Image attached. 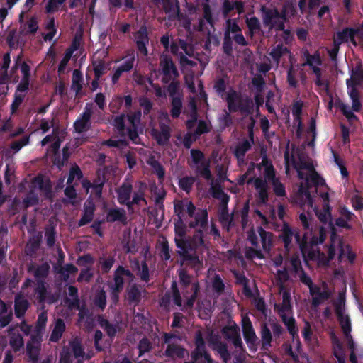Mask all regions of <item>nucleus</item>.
<instances>
[{
	"mask_svg": "<svg viewBox=\"0 0 363 363\" xmlns=\"http://www.w3.org/2000/svg\"><path fill=\"white\" fill-rule=\"evenodd\" d=\"M285 164L286 173L289 174L291 167L294 168L301 180L295 194V201L300 203L303 208H312L320 222L330 225L332 216L328 193H321L320 197L314 202L309 192L311 183L317 186L325 185V180L314 170L311 162L299 150H295L293 145H288L285 152Z\"/></svg>",
	"mask_w": 363,
	"mask_h": 363,
	"instance_id": "obj_1",
	"label": "nucleus"
},
{
	"mask_svg": "<svg viewBox=\"0 0 363 363\" xmlns=\"http://www.w3.org/2000/svg\"><path fill=\"white\" fill-rule=\"evenodd\" d=\"M299 218L306 231L301 240L297 232L292 230L286 224H284L280 236L284 242L285 247L288 248L289 244L294 240L298 244L304 257L316 260L318 264H325L324 255L320 254L318 247V245L323 243L325 238L323 228H320L318 230L308 228L310 225L308 213H300Z\"/></svg>",
	"mask_w": 363,
	"mask_h": 363,
	"instance_id": "obj_2",
	"label": "nucleus"
},
{
	"mask_svg": "<svg viewBox=\"0 0 363 363\" xmlns=\"http://www.w3.org/2000/svg\"><path fill=\"white\" fill-rule=\"evenodd\" d=\"M194 206L189 201H184L175 205V211L179 217V220L175 223V242L179 249V253L184 256L187 252L188 248L196 247L203 243L200 235L194 238L192 245L187 243L184 240V221L188 222V219L194 218L196 221L195 225L199 228V231H201L206 223L207 212L204 210H199L196 213H194Z\"/></svg>",
	"mask_w": 363,
	"mask_h": 363,
	"instance_id": "obj_3",
	"label": "nucleus"
},
{
	"mask_svg": "<svg viewBox=\"0 0 363 363\" xmlns=\"http://www.w3.org/2000/svg\"><path fill=\"white\" fill-rule=\"evenodd\" d=\"M272 238V234L264 231L262 228H258L256 231L250 230L248 233L247 239L252 245V249L246 251V256L250 258H262L259 243H261L263 250L268 252L270 250Z\"/></svg>",
	"mask_w": 363,
	"mask_h": 363,
	"instance_id": "obj_4",
	"label": "nucleus"
},
{
	"mask_svg": "<svg viewBox=\"0 0 363 363\" xmlns=\"http://www.w3.org/2000/svg\"><path fill=\"white\" fill-rule=\"evenodd\" d=\"M141 113L140 111L130 114L125 118L124 116L116 117L114 120V125L123 135H127L134 143H138L139 138L137 132Z\"/></svg>",
	"mask_w": 363,
	"mask_h": 363,
	"instance_id": "obj_5",
	"label": "nucleus"
},
{
	"mask_svg": "<svg viewBox=\"0 0 363 363\" xmlns=\"http://www.w3.org/2000/svg\"><path fill=\"white\" fill-rule=\"evenodd\" d=\"M279 313L293 337V343L297 346L298 350L300 347L299 341L298 339L295 340L298 330L295 325V320L291 316L290 294L286 291L282 292V303L279 307Z\"/></svg>",
	"mask_w": 363,
	"mask_h": 363,
	"instance_id": "obj_6",
	"label": "nucleus"
},
{
	"mask_svg": "<svg viewBox=\"0 0 363 363\" xmlns=\"http://www.w3.org/2000/svg\"><path fill=\"white\" fill-rule=\"evenodd\" d=\"M50 190V181H44L41 176L37 177L32 182V190L29 196L24 200L26 206H29L35 204L38 201V195L41 197H49Z\"/></svg>",
	"mask_w": 363,
	"mask_h": 363,
	"instance_id": "obj_7",
	"label": "nucleus"
},
{
	"mask_svg": "<svg viewBox=\"0 0 363 363\" xmlns=\"http://www.w3.org/2000/svg\"><path fill=\"white\" fill-rule=\"evenodd\" d=\"M47 316L42 313L38 320L35 329L31 332V340L27 345V352L30 358H37L40 346V334L45 327Z\"/></svg>",
	"mask_w": 363,
	"mask_h": 363,
	"instance_id": "obj_8",
	"label": "nucleus"
},
{
	"mask_svg": "<svg viewBox=\"0 0 363 363\" xmlns=\"http://www.w3.org/2000/svg\"><path fill=\"white\" fill-rule=\"evenodd\" d=\"M363 79L362 70L360 67L352 69L350 78L347 80V92L352 102V110L359 111L361 103L355 86L360 84Z\"/></svg>",
	"mask_w": 363,
	"mask_h": 363,
	"instance_id": "obj_9",
	"label": "nucleus"
},
{
	"mask_svg": "<svg viewBox=\"0 0 363 363\" xmlns=\"http://www.w3.org/2000/svg\"><path fill=\"white\" fill-rule=\"evenodd\" d=\"M336 255L340 260L347 259L352 262L354 259V255L351 252L350 247L344 245L340 238L333 235L331 245L328 248V259H331Z\"/></svg>",
	"mask_w": 363,
	"mask_h": 363,
	"instance_id": "obj_10",
	"label": "nucleus"
},
{
	"mask_svg": "<svg viewBox=\"0 0 363 363\" xmlns=\"http://www.w3.org/2000/svg\"><path fill=\"white\" fill-rule=\"evenodd\" d=\"M301 280L309 287L313 298V303L314 305L320 304L330 296V291L328 289L325 283H322L319 286H313L310 277H307L305 274L301 276Z\"/></svg>",
	"mask_w": 363,
	"mask_h": 363,
	"instance_id": "obj_11",
	"label": "nucleus"
},
{
	"mask_svg": "<svg viewBox=\"0 0 363 363\" xmlns=\"http://www.w3.org/2000/svg\"><path fill=\"white\" fill-rule=\"evenodd\" d=\"M345 292L340 295V301L335 306V311L337 315L339 318L342 330L345 334V338L348 342V345L352 350L354 349V343L350 336V321L348 315L346 314L345 311V299L344 296Z\"/></svg>",
	"mask_w": 363,
	"mask_h": 363,
	"instance_id": "obj_12",
	"label": "nucleus"
},
{
	"mask_svg": "<svg viewBox=\"0 0 363 363\" xmlns=\"http://www.w3.org/2000/svg\"><path fill=\"white\" fill-rule=\"evenodd\" d=\"M260 171H264L265 179H267L274 186V193L279 196H282L285 194V189L284 186L275 178L274 169L270 162L266 158H263L262 164L259 166Z\"/></svg>",
	"mask_w": 363,
	"mask_h": 363,
	"instance_id": "obj_13",
	"label": "nucleus"
},
{
	"mask_svg": "<svg viewBox=\"0 0 363 363\" xmlns=\"http://www.w3.org/2000/svg\"><path fill=\"white\" fill-rule=\"evenodd\" d=\"M264 24L269 28H275L277 30H283L284 22L286 20L284 16L279 15L275 9L269 10L262 9Z\"/></svg>",
	"mask_w": 363,
	"mask_h": 363,
	"instance_id": "obj_14",
	"label": "nucleus"
},
{
	"mask_svg": "<svg viewBox=\"0 0 363 363\" xmlns=\"http://www.w3.org/2000/svg\"><path fill=\"white\" fill-rule=\"evenodd\" d=\"M160 130L157 127L153 126L152 135L159 144H164L168 140L169 137L167 114L162 113L160 116Z\"/></svg>",
	"mask_w": 363,
	"mask_h": 363,
	"instance_id": "obj_15",
	"label": "nucleus"
},
{
	"mask_svg": "<svg viewBox=\"0 0 363 363\" xmlns=\"http://www.w3.org/2000/svg\"><path fill=\"white\" fill-rule=\"evenodd\" d=\"M132 274L129 271L124 269L122 267H119L115 274V284L112 286V298L114 302L117 301L116 293L118 292L122 288L124 281H131Z\"/></svg>",
	"mask_w": 363,
	"mask_h": 363,
	"instance_id": "obj_16",
	"label": "nucleus"
},
{
	"mask_svg": "<svg viewBox=\"0 0 363 363\" xmlns=\"http://www.w3.org/2000/svg\"><path fill=\"white\" fill-rule=\"evenodd\" d=\"M179 337L174 335L165 334V342L168 344L166 355L172 357H184L186 352L177 345Z\"/></svg>",
	"mask_w": 363,
	"mask_h": 363,
	"instance_id": "obj_17",
	"label": "nucleus"
},
{
	"mask_svg": "<svg viewBox=\"0 0 363 363\" xmlns=\"http://www.w3.org/2000/svg\"><path fill=\"white\" fill-rule=\"evenodd\" d=\"M160 65L161 74H162V82L167 83L177 77V70L172 62V60L167 56L163 55L162 57Z\"/></svg>",
	"mask_w": 363,
	"mask_h": 363,
	"instance_id": "obj_18",
	"label": "nucleus"
},
{
	"mask_svg": "<svg viewBox=\"0 0 363 363\" xmlns=\"http://www.w3.org/2000/svg\"><path fill=\"white\" fill-rule=\"evenodd\" d=\"M92 113L91 105H87L84 111L74 123V130L78 133L86 132L90 128V118Z\"/></svg>",
	"mask_w": 363,
	"mask_h": 363,
	"instance_id": "obj_19",
	"label": "nucleus"
},
{
	"mask_svg": "<svg viewBox=\"0 0 363 363\" xmlns=\"http://www.w3.org/2000/svg\"><path fill=\"white\" fill-rule=\"evenodd\" d=\"M192 161L195 167L199 170L200 174L206 179L211 178V173L208 170V164L203 160V154L195 150L191 151Z\"/></svg>",
	"mask_w": 363,
	"mask_h": 363,
	"instance_id": "obj_20",
	"label": "nucleus"
},
{
	"mask_svg": "<svg viewBox=\"0 0 363 363\" xmlns=\"http://www.w3.org/2000/svg\"><path fill=\"white\" fill-rule=\"evenodd\" d=\"M243 334L249 347L252 350H256L257 337L254 332L252 324L247 318L242 319Z\"/></svg>",
	"mask_w": 363,
	"mask_h": 363,
	"instance_id": "obj_21",
	"label": "nucleus"
},
{
	"mask_svg": "<svg viewBox=\"0 0 363 363\" xmlns=\"http://www.w3.org/2000/svg\"><path fill=\"white\" fill-rule=\"evenodd\" d=\"M134 61L135 56L133 53L128 55L123 58V62L117 67L113 75L112 76L113 83H116L118 81L123 72H128L133 68Z\"/></svg>",
	"mask_w": 363,
	"mask_h": 363,
	"instance_id": "obj_22",
	"label": "nucleus"
},
{
	"mask_svg": "<svg viewBox=\"0 0 363 363\" xmlns=\"http://www.w3.org/2000/svg\"><path fill=\"white\" fill-rule=\"evenodd\" d=\"M196 345V350L192 354L193 363H211L209 356L204 350V342L201 337H197Z\"/></svg>",
	"mask_w": 363,
	"mask_h": 363,
	"instance_id": "obj_23",
	"label": "nucleus"
},
{
	"mask_svg": "<svg viewBox=\"0 0 363 363\" xmlns=\"http://www.w3.org/2000/svg\"><path fill=\"white\" fill-rule=\"evenodd\" d=\"M354 216L345 206L340 208V217L336 220L335 224L341 228H350V222L352 221Z\"/></svg>",
	"mask_w": 363,
	"mask_h": 363,
	"instance_id": "obj_24",
	"label": "nucleus"
},
{
	"mask_svg": "<svg viewBox=\"0 0 363 363\" xmlns=\"http://www.w3.org/2000/svg\"><path fill=\"white\" fill-rule=\"evenodd\" d=\"M349 41L354 45H357V42L355 39V33L353 29H345L342 32H339L334 38V44L335 45H340L343 42Z\"/></svg>",
	"mask_w": 363,
	"mask_h": 363,
	"instance_id": "obj_25",
	"label": "nucleus"
},
{
	"mask_svg": "<svg viewBox=\"0 0 363 363\" xmlns=\"http://www.w3.org/2000/svg\"><path fill=\"white\" fill-rule=\"evenodd\" d=\"M28 89V82L26 80L23 83H20L15 94L14 100L11 104V111L14 113L22 103L25 96V93Z\"/></svg>",
	"mask_w": 363,
	"mask_h": 363,
	"instance_id": "obj_26",
	"label": "nucleus"
},
{
	"mask_svg": "<svg viewBox=\"0 0 363 363\" xmlns=\"http://www.w3.org/2000/svg\"><path fill=\"white\" fill-rule=\"evenodd\" d=\"M223 333L225 337L232 340L235 347H240L242 344L241 338L239 335V328L235 325H232L223 328Z\"/></svg>",
	"mask_w": 363,
	"mask_h": 363,
	"instance_id": "obj_27",
	"label": "nucleus"
},
{
	"mask_svg": "<svg viewBox=\"0 0 363 363\" xmlns=\"http://www.w3.org/2000/svg\"><path fill=\"white\" fill-rule=\"evenodd\" d=\"M135 40L137 43L138 48L141 53L144 55H147V50L145 47L146 43L148 42L147 30L145 28H142L135 35Z\"/></svg>",
	"mask_w": 363,
	"mask_h": 363,
	"instance_id": "obj_28",
	"label": "nucleus"
},
{
	"mask_svg": "<svg viewBox=\"0 0 363 363\" xmlns=\"http://www.w3.org/2000/svg\"><path fill=\"white\" fill-rule=\"evenodd\" d=\"M48 144L50 145V147H49L48 152L49 153H50V152H52L53 154L56 153V152L58 150V149L60 146L61 140L55 132H54L52 135L46 136L41 141V145L43 146L48 145Z\"/></svg>",
	"mask_w": 363,
	"mask_h": 363,
	"instance_id": "obj_29",
	"label": "nucleus"
},
{
	"mask_svg": "<svg viewBox=\"0 0 363 363\" xmlns=\"http://www.w3.org/2000/svg\"><path fill=\"white\" fill-rule=\"evenodd\" d=\"M269 55L275 65H278L280 57L284 56H288L289 58L291 57L290 53L287 48L281 45H278L273 48L269 52Z\"/></svg>",
	"mask_w": 363,
	"mask_h": 363,
	"instance_id": "obj_30",
	"label": "nucleus"
},
{
	"mask_svg": "<svg viewBox=\"0 0 363 363\" xmlns=\"http://www.w3.org/2000/svg\"><path fill=\"white\" fill-rule=\"evenodd\" d=\"M321 60L319 55H314L310 56L308 58V64L312 67L315 74L317 77L316 84L319 86L322 84L320 82V69L318 68V66L320 65Z\"/></svg>",
	"mask_w": 363,
	"mask_h": 363,
	"instance_id": "obj_31",
	"label": "nucleus"
},
{
	"mask_svg": "<svg viewBox=\"0 0 363 363\" xmlns=\"http://www.w3.org/2000/svg\"><path fill=\"white\" fill-rule=\"evenodd\" d=\"M254 185L259 194V201L260 203H264L268 198L265 181H263L260 179H256L254 181Z\"/></svg>",
	"mask_w": 363,
	"mask_h": 363,
	"instance_id": "obj_32",
	"label": "nucleus"
},
{
	"mask_svg": "<svg viewBox=\"0 0 363 363\" xmlns=\"http://www.w3.org/2000/svg\"><path fill=\"white\" fill-rule=\"evenodd\" d=\"M282 263V257L279 256L276 257L274 260V265L275 269H273V272L276 274L277 277L280 281H284L288 278L287 270L285 267L283 269H279L281 264Z\"/></svg>",
	"mask_w": 363,
	"mask_h": 363,
	"instance_id": "obj_33",
	"label": "nucleus"
},
{
	"mask_svg": "<svg viewBox=\"0 0 363 363\" xmlns=\"http://www.w3.org/2000/svg\"><path fill=\"white\" fill-rule=\"evenodd\" d=\"M334 355L339 363H345V354L341 344L334 334H332Z\"/></svg>",
	"mask_w": 363,
	"mask_h": 363,
	"instance_id": "obj_34",
	"label": "nucleus"
},
{
	"mask_svg": "<svg viewBox=\"0 0 363 363\" xmlns=\"http://www.w3.org/2000/svg\"><path fill=\"white\" fill-rule=\"evenodd\" d=\"M185 80H186V84L187 86L192 92L196 91V88H195V82H196L197 85H198V90L199 91V94H200L201 96L203 97L205 101L206 100V96L203 91V87H202L201 82L199 80V79H195L192 75H189V76L186 75Z\"/></svg>",
	"mask_w": 363,
	"mask_h": 363,
	"instance_id": "obj_35",
	"label": "nucleus"
},
{
	"mask_svg": "<svg viewBox=\"0 0 363 363\" xmlns=\"http://www.w3.org/2000/svg\"><path fill=\"white\" fill-rule=\"evenodd\" d=\"M94 205L91 201H87L84 206V213L79 220V225H84L90 222L93 218Z\"/></svg>",
	"mask_w": 363,
	"mask_h": 363,
	"instance_id": "obj_36",
	"label": "nucleus"
},
{
	"mask_svg": "<svg viewBox=\"0 0 363 363\" xmlns=\"http://www.w3.org/2000/svg\"><path fill=\"white\" fill-rule=\"evenodd\" d=\"M65 329V325L64 322L60 319L57 320L50 335V340L53 342L57 341L61 337Z\"/></svg>",
	"mask_w": 363,
	"mask_h": 363,
	"instance_id": "obj_37",
	"label": "nucleus"
},
{
	"mask_svg": "<svg viewBox=\"0 0 363 363\" xmlns=\"http://www.w3.org/2000/svg\"><path fill=\"white\" fill-rule=\"evenodd\" d=\"M45 33L43 35V38L45 41L52 40L57 33V29L55 26V21L50 18L45 25Z\"/></svg>",
	"mask_w": 363,
	"mask_h": 363,
	"instance_id": "obj_38",
	"label": "nucleus"
},
{
	"mask_svg": "<svg viewBox=\"0 0 363 363\" xmlns=\"http://www.w3.org/2000/svg\"><path fill=\"white\" fill-rule=\"evenodd\" d=\"M250 146L249 141L243 140L235 147L234 152L239 162L243 161V157Z\"/></svg>",
	"mask_w": 363,
	"mask_h": 363,
	"instance_id": "obj_39",
	"label": "nucleus"
},
{
	"mask_svg": "<svg viewBox=\"0 0 363 363\" xmlns=\"http://www.w3.org/2000/svg\"><path fill=\"white\" fill-rule=\"evenodd\" d=\"M131 185L130 183H125L118 191V200L121 203H126L130 199Z\"/></svg>",
	"mask_w": 363,
	"mask_h": 363,
	"instance_id": "obj_40",
	"label": "nucleus"
},
{
	"mask_svg": "<svg viewBox=\"0 0 363 363\" xmlns=\"http://www.w3.org/2000/svg\"><path fill=\"white\" fill-rule=\"evenodd\" d=\"M28 308V302L26 300L21 297L16 298L15 311L17 317H21L23 315Z\"/></svg>",
	"mask_w": 363,
	"mask_h": 363,
	"instance_id": "obj_41",
	"label": "nucleus"
},
{
	"mask_svg": "<svg viewBox=\"0 0 363 363\" xmlns=\"http://www.w3.org/2000/svg\"><path fill=\"white\" fill-rule=\"evenodd\" d=\"M82 87V75L78 70H74L72 75V89L77 94Z\"/></svg>",
	"mask_w": 363,
	"mask_h": 363,
	"instance_id": "obj_42",
	"label": "nucleus"
},
{
	"mask_svg": "<svg viewBox=\"0 0 363 363\" xmlns=\"http://www.w3.org/2000/svg\"><path fill=\"white\" fill-rule=\"evenodd\" d=\"M236 10L238 13H241L244 11L243 5L239 2L236 1L233 4H230L229 1L225 0L223 3V12L225 14L228 13L231 10Z\"/></svg>",
	"mask_w": 363,
	"mask_h": 363,
	"instance_id": "obj_43",
	"label": "nucleus"
},
{
	"mask_svg": "<svg viewBox=\"0 0 363 363\" xmlns=\"http://www.w3.org/2000/svg\"><path fill=\"white\" fill-rule=\"evenodd\" d=\"M246 23L252 35L259 30V21L257 18L247 17Z\"/></svg>",
	"mask_w": 363,
	"mask_h": 363,
	"instance_id": "obj_44",
	"label": "nucleus"
},
{
	"mask_svg": "<svg viewBox=\"0 0 363 363\" xmlns=\"http://www.w3.org/2000/svg\"><path fill=\"white\" fill-rule=\"evenodd\" d=\"M1 312L0 313V323L2 327L6 326L10 321L11 311H9L6 305L4 303L0 304Z\"/></svg>",
	"mask_w": 363,
	"mask_h": 363,
	"instance_id": "obj_45",
	"label": "nucleus"
},
{
	"mask_svg": "<svg viewBox=\"0 0 363 363\" xmlns=\"http://www.w3.org/2000/svg\"><path fill=\"white\" fill-rule=\"evenodd\" d=\"M38 29V23L35 18H31L24 26L23 31L26 33H33Z\"/></svg>",
	"mask_w": 363,
	"mask_h": 363,
	"instance_id": "obj_46",
	"label": "nucleus"
},
{
	"mask_svg": "<svg viewBox=\"0 0 363 363\" xmlns=\"http://www.w3.org/2000/svg\"><path fill=\"white\" fill-rule=\"evenodd\" d=\"M227 101L228 103V107L230 110H235L237 104L239 102L240 99L238 94L233 91H230L227 94Z\"/></svg>",
	"mask_w": 363,
	"mask_h": 363,
	"instance_id": "obj_47",
	"label": "nucleus"
},
{
	"mask_svg": "<svg viewBox=\"0 0 363 363\" xmlns=\"http://www.w3.org/2000/svg\"><path fill=\"white\" fill-rule=\"evenodd\" d=\"M212 194L213 197L218 199L223 206L227 204L228 196L220 188L212 186Z\"/></svg>",
	"mask_w": 363,
	"mask_h": 363,
	"instance_id": "obj_48",
	"label": "nucleus"
},
{
	"mask_svg": "<svg viewBox=\"0 0 363 363\" xmlns=\"http://www.w3.org/2000/svg\"><path fill=\"white\" fill-rule=\"evenodd\" d=\"M294 3L292 0H289L284 5L283 9V16L285 19L294 15Z\"/></svg>",
	"mask_w": 363,
	"mask_h": 363,
	"instance_id": "obj_49",
	"label": "nucleus"
},
{
	"mask_svg": "<svg viewBox=\"0 0 363 363\" xmlns=\"http://www.w3.org/2000/svg\"><path fill=\"white\" fill-rule=\"evenodd\" d=\"M82 177V172L79 168L77 166L73 167L69 172V176L67 179V184L70 185L74 180H79Z\"/></svg>",
	"mask_w": 363,
	"mask_h": 363,
	"instance_id": "obj_50",
	"label": "nucleus"
},
{
	"mask_svg": "<svg viewBox=\"0 0 363 363\" xmlns=\"http://www.w3.org/2000/svg\"><path fill=\"white\" fill-rule=\"evenodd\" d=\"M82 186L84 188H85L89 192V190L90 188H92L93 191L96 194L97 196H100L101 193V187H102V183L99 184H95L94 185H91L90 182L89 181L84 180L82 182Z\"/></svg>",
	"mask_w": 363,
	"mask_h": 363,
	"instance_id": "obj_51",
	"label": "nucleus"
},
{
	"mask_svg": "<svg viewBox=\"0 0 363 363\" xmlns=\"http://www.w3.org/2000/svg\"><path fill=\"white\" fill-rule=\"evenodd\" d=\"M147 163L152 167L153 171L157 174L160 179L164 177V172L161 165L152 158H150Z\"/></svg>",
	"mask_w": 363,
	"mask_h": 363,
	"instance_id": "obj_52",
	"label": "nucleus"
},
{
	"mask_svg": "<svg viewBox=\"0 0 363 363\" xmlns=\"http://www.w3.org/2000/svg\"><path fill=\"white\" fill-rule=\"evenodd\" d=\"M65 0H49L45 7L46 12L53 13L57 11L60 5L62 4Z\"/></svg>",
	"mask_w": 363,
	"mask_h": 363,
	"instance_id": "obj_53",
	"label": "nucleus"
},
{
	"mask_svg": "<svg viewBox=\"0 0 363 363\" xmlns=\"http://www.w3.org/2000/svg\"><path fill=\"white\" fill-rule=\"evenodd\" d=\"M124 212L119 209L111 210L108 214V219L110 220H121L124 218Z\"/></svg>",
	"mask_w": 363,
	"mask_h": 363,
	"instance_id": "obj_54",
	"label": "nucleus"
},
{
	"mask_svg": "<svg viewBox=\"0 0 363 363\" xmlns=\"http://www.w3.org/2000/svg\"><path fill=\"white\" fill-rule=\"evenodd\" d=\"M194 179L191 177H184L179 180V186L184 191H189L193 184H194Z\"/></svg>",
	"mask_w": 363,
	"mask_h": 363,
	"instance_id": "obj_55",
	"label": "nucleus"
},
{
	"mask_svg": "<svg viewBox=\"0 0 363 363\" xmlns=\"http://www.w3.org/2000/svg\"><path fill=\"white\" fill-rule=\"evenodd\" d=\"M213 350H216L220 354L221 357L224 361H227L229 357V354L228 353L226 347L222 344H213Z\"/></svg>",
	"mask_w": 363,
	"mask_h": 363,
	"instance_id": "obj_56",
	"label": "nucleus"
},
{
	"mask_svg": "<svg viewBox=\"0 0 363 363\" xmlns=\"http://www.w3.org/2000/svg\"><path fill=\"white\" fill-rule=\"evenodd\" d=\"M10 344L13 350H18L23 345V341L19 335H13L11 337Z\"/></svg>",
	"mask_w": 363,
	"mask_h": 363,
	"instance_id": "obj_57",
	"label": "nucleus"
},
{
	"mask_svg": "<svg viewBox=\"0 0 363 363\" xmlns=\"http://www.w3.org/2000/svg\"><path fill=\"white\" fill-rule=\"evenodd\" d=\"M182 106V102L179 99H173L172 100V116L173 117H177L180 113V108Z\"/></svg>",
	"mask_w": 363,
	"mask_h": 363,
	"instance_id": "obj_58",
	"label": "nucleus"
},
{
	"mask_svg": "<svg viewBox=\"0 0 363 363\" xmlns=\"http://www.w3.org/2000/svg\"><path fill=\"white\" fill-rule=\"evenodd\" d=\"M100 325L102 328L106 330L107 334L110 337H112L115 335L116 332V328L109 325V323L106 320H101L100 322Z\"/></svg>",
	"mask_w": 363,
	"mask_h": 363,
	"instance_id": "obj_59",
	"label": "nucleus"
},
{
	"mask_svg": "<svg viewBox=\"0 0 363 363\" xmlns=\"http://www.w3.org/2000/svg\"><path fill=\"white\" fill-rule=\"evenodd\" d=\"M94 71L95 74V77L97 79H99L100 77L104 73L106 69L104 65L102 62H94L93 64Z\"/></svg>",
	"mask_w": 363,
	"mask_h": 363,
	"instance_id": "obj_60",
	"label": "nucleus"
},
{
	"mask_svg": "<svg viewBox=\"0 0 363 363\" xmlns=\"http://www.w3.org/2000/svg\"><path fill=\"white\" fill-rule=\"evenodd\" d=\"M95 304L103 309L106 306V296L104 291H101L95 299Z\"/></svg>",
	"mask_w": 363,
	"mask_h": 363,
	"instance_id": "obj_61",
	"label": "nucleus"
},
{
	"mask_svg": "<svg viewBox=\"0 0 363 363\" xmlns=\"http://www.w3.org/2000/svg\"><path fill=\"white\" fill-rule=\"evenodd\" d=\"M72 50H69L66 52L65 55L63 59L62 60L60 65H59V72H62L64 69L65 68L67 62L71 58V56L72 55Z\"/></svg>",
	"mask_w": 363,
	"mask_h": 363,
	"instance_id": "obj_62",
	"label": "nucleus"
},
{
	"mask_svg": "<svg viewBox=\"0 0 363 363\" xmlns=\"http://www.w3.org/2000/svg\"><path fill=\"white\" fill-rule=\"evenodd\" d=\"M138 349H139L140 355L149 351V350L150 349V343L147 341V340H146V339L142 340L140 342Z\"/></svg>",
	"mask_w": 363,
	"mask_h": 363,
	"instance_id": "obj_63",
	"label": "nucleus"
},
{
	"mask_svg": "<svg viewBox=\"0 0 363 363\" xmlns=\"http://www.w3.org/2000/svg\"><path fill=\"white\" fill-rule=\"evenodd\" d=\"M138 274L140 278L144 281H147L148 279V269L147 266L143 263L141 267L138 268Z\"/></svg>",
	"mask_w": 363,
	"mask_h": 363,
	"instance_id": "obj_64",
	"label": "nucleus"
}]
</instances>
